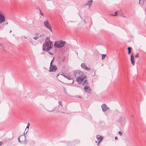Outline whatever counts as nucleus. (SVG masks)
Returning a JSON list of instances; mask_svg holds the SVG:
<instances>
[{
    "instance_id": "f257e3e1",
    "label": "nucleus",
    "mask_w": 146,
    "mask_h": 146,
    "mask_svg": "<svg viewBox=\"0 0 146 146\" xmlns=\"http://www.w3.org/2000/svg\"><path fill=\"white\" fill-rule=\"evenodd\" d=\"M52 42H49L46 41L43 44L42 50L48 52L52 48Z\"/></svg>"
},
{
    "instance_id": "f03ea898",
    "label": "nucleus",
    "mask_w": 146,
    "mask_h": 146,
    "mask_svg": "<svg viewBox=\"0 0 146 146\" xmlns=\"http://www.w3.org/2000/svg\"><path fill=\"white\" fill-rule=\"evenodd\" d=\"M66 42L62 40H60L58 41L55 42L54 45V47L56 48H60L64 47L66 44Z\"/></svg>"
},
{
    "instance_id": "7ed1b4c3",
    "label": "nucleus",
    "mask_w": 146,
    "mask_h": 146,
    "mask_svg": "<svg viewBox=\"0 0 146 146\" xmlns=\"http://www.w3.org/2000/svg\"><path fill=\"white\" fill-rule=\"evenodd\" d=\"M57 70V68L56 66L52 64H50L49 71V72H55Z\"/></svg>"
},
{
    "instance_id": "20e7f679",
    "label": "nucleus",
    "mask_w": 146,
    "mask_h": 146,
    "mask_svg": "<svg viewBox=\"0 0 146 146\" xmlns=\"http://www.w3.org/2000/svg\"><path fill=\"white\" fill-rule=\"evenodd\" d=\"M44 26L47 29H49L52 33V30L50 26L48 20H45L44 22Z\"/></svg>"
},
{
    "instance_id": "39448f33",
    "label": "nucleus",
    "mask_w": 146,
    "mask_h": 146,
    "mask_svg": "<svg viewBox=\"0 0 146 146\" xmlns=\"http://www.w3.org/2000/svg\"><path fill=\"white\" fill-rule=\"evenodd\" d=\"M118 121L121 123L122 125H124L126 122L125 117L123 116L120 117L118 119Z\"/></svg>"
},
{
    "instance_id": "423d86ee",
    "label": "nucleus",
    "mask_w": 146,
    "mask_h": 146,
    "mask_svg": "<svg viewBox=\"0 0 146 146\" xmlns=\"http://www.w3.org/2000/svg\"><path fill=\"white\" fill-rule=\"evenodd\" d=\"M102 110L103 112H104L108 110L109 108L105 104H103L101 106Z\"/></svg>"
},
{
    "instance_id": "0eeeda50",
    "label": "nucleus",
    "mask_w": 146,
    "mask_h": 146,
    "mask_svg": "<svg viewBox=\"0 0 146 146\" xmlns=\"http://www.w3.org/2000/svg\"><path fill=\"white\" fill-rule=\"evenodd\" d=\"M20 138H23V140H24L25 142H26V143H27L26 141L27 140L26 139L25 137V135H23L20 136L18 138V141L19 142V143H22L23 142V140L21 141L20 140Z\"/></svg>"
},
{
    "instance_id": "6e6552de",
    "label": "nucleus",
    "mask_w": 146,
    "mask_h": 146,
    "mask_svg": "<svg viewBox=\"0 0 146 146\" xmlns=\"http://www.w3.org/2000/svg\"><path fill=\"white\" fill-rule=\"evenodd\" d=\"M84 90L86 92L90 93L92 90L90 86H85L84 88Z\"/></svg>"
},
{
    "instance_id": "1a4fd4ad",
    "label": "nucleus",
    "mask_w": 146,
    "mask_h": 146,
    "mask_svg": "<svg viewBox=\"0 0 146 146\" xmlns=\"http://www.w3.org/2000/svg\"><path fill=\"white\" fill-rule=\"evenodd\" d=\"M76 143H74V141H66V145L67 146H72L75 145Z\"/></svg>"
},
{
    "instance_id": "9d476101",
    "label": "nucleus",
    "mask_w": 146,
    "mask_h": 146,
    "mask_svg": "<svg viewBox=\"0 0 146 146\" xmlns=\"http://www.w3.org/2000/svg\"><path fill=\"white\" fill-rule=\"evenodd\" d=\"M84 80V79L82 77V76H79L77 77L76 81L78 82V83L80 82L79 84H80L81 83L83 82Z\"/></svg>"
},
{
    "instance_id": "9b49d317",
    "label": "nucleus",
    "mask_w": 146,
    "mask_h": 146,
    "mask_svg": "<svg viewBox=\"0 0 146 146\" xmlns=\"http://www.w3.org/2000/svg\"><path fill=\"white\" fill-rule=\"evenodd\" d=\"M130 60L132 65H134L135 64V62L134 58V56L133 54V53H132L130 57Z\"/></svg>"
},
{
    "instance_id": "f8f14e48",
    "label": "nucleus",
    "mask_w": 146,
    "mask_h": 146,
    "mask_svg": "<svg viewBox=\"0 0 146 146\" xmlns=\"http://www.w3.org/2000/svg\"><path fill=\"white\" fill-rule=\"evenodd\" d=\"M5 20V18L3 14L0 15V24L4 22Z\"/></svg>"
},
{
    "instance_id": "ddd939ff",
    "label": "nucleus",
    "mask_w": 146,
    "mask_h": 146,
    "mask_svg": "<svg viewBox=\"0 0 146 146\" xmlns=\"http://www.w3.org/2000/svg\"><path fill=\"white\" fill-rule=\"evenodd\" d=\"M93 2V0H89L88 3L86 4V5H88L89 7H90Z\"/></svg>"
},
{
    "instance_id": "4468645a",
    "label": "nucleus",
    "mask_w": 146,
    "mask_h": 146,
    "mask_svg": "<svg viewBox=\"0 0 146 146\" xmlns=\"http://www.w3.org/2000/svg\"><path fill=\"white\" fill-rule=\"evenodd\" d=\"M96 138L97 139V140L99 141H102L103 138L102 136L99 135H98L96 136Z\"/></svg>"
},
{
    "instance_id": "2eb2a0df",
    "label": "nucleus",
    "mask_w": 146,
    "mask_h": 146,
    "mask_svg": "<svg viewBox=\"0 0 146 146\" xmlns=\"http://www.w3.org/2000/svg\"><path fill=\"white\" fill-rule=\"evenodd\" d=\"M82 82V85L85 86L86 85H88L89 84L87 80H85Z\"/></svg>"
},
{
    "instance_id": "dca6fc26",
    "label": "nucleus",
    "mask_w": 146,
    "mask_h": 146,
    "mask_svg": "<svg viewBox=\"0 0 146 146\" xmlns=\"http://www.w3.org/2000/svg\"><path fill=\"white\" fill-rule=\"evenodd\" d=\"M61 75H62V76H64L65 78H67L68 80H71L73 79V78H72L70 76H68L66 75H65L64 73H63L61 74Z\"/></svg>"
},
{
    "instance_id": "f3484780",
    "label": "nucleus",
    "mask_w": 146,
    "mask_h": 146,
    "mask_svg": "<svg viewBox=\"0 0 146 146\" xmlns=\"http://www.w3.org/2000/svg\"><path fill=\"white\" fill-rule=\"evenodd\" d=\"M73 141H74V143H76L75 144V145H76L77 144H78L80 142V140L78 139H76Z\"/></svg>"
},
{
    "instance_id": "a211bd4d",
    "label": "nucleus",
    "mask_w": 146,
    "mask_h": 146,
    "mask_svg": "<svg viewBox=\"0 0 146 146\" xmlns=\"http://www.w3.org/2000/svg\"><path fill=\"white\" fill-rule=\"evenodd\" d=\"M86 65L84 63H82L81 65V66L82 68L84 69L85 67L86 66Z\"/></svg>"
},
{
    "instance_id": "6ab92c4d",
    "label": "nucleus",
    "mask_w": 146,
    "mask_h": 146,
    "mask_svg": "<svg viewBox=\"0 0 146 146\" xmlns=\"http://www.w3.org/2000/svg\"><path fill=\"white\" fill-rule=\"evenodd\" d=\"M132 48L131 47H128L127 48V49L128 50V54H130L131 52V49Z\"/></svg>"
},
{
    "instance_id": "aec40b11",
    "label": "nucleus",
    "mask_w": 146,
    "mask_h": 146,
    "mask_svg": "<svg viewBox=\"0 0 146 146\" xmlns=\"http://www.w3.org/2000/svg\"><path fill=\"white\" fill-rule=\"evenodd\" d=\"M117 11L118 15H121L123 14L121 10H120L119 11Z\"/></svg>"
},
{
    "instance_id": "412c9836",
    "label": "nucleus",
    "mask_w": 146,
    "mask_h": 146,
    "mask_svg": "<svg viewBox=\"0 0 146 146\" xmlns=\"http://www.w3.org/2000/svg\"><path fill=\"white\" fill-rule=\"evenodd\" d=\"M77 74H78L80 76L83 75V72L81 71H80L79 70V72H78Z\"/></svg>"
},
{
    "instance_id": "4be33fe9",
    "label": "nucleus",
    "mask_w": 146,
    "mask_h": 146,
    "mask_svg": "<svg viewBox=\"0 0 146 146\" xmlns=\"http://www.w3.org/2000/svg\"><path fill=\"white\" fill-rule=\"evenodd\" d=\"M48 41V42H51L50 40L49 36H47L46 38L45 39V41Z\"/></svg>"
},
{
    "instance_id": "5701e85b",
    "label": "nucleus",
    "mask_w": 146,
    "mask_h": 146,
    "mask_svg": "<svg viewBox=\"0 0 146 146\" xmlns=\"http://www.w3.org/2000/svg\"><path fill=\"white\" fill-rule=\"evenodd\" d=\"M84 69L86 70L87 71H89L90 70V68H88L87 66H86L85 67V68H84Z\"/></svg>"
},
{
    "instance_id": "b1692460",
    "label": "nucleus",
    "mask_w": 146,
    "mask_h": 146,
    "mask_svg": "<svg viewBox=\"0 0 146 146\" xmlns=\"http://www.w3.org/2000/svg\"><path fill=\"white\" fill-rule=\"evenodd\" d=\"M79 72V70H76V71H75V72H74V75L75 76H77V74H77V72Z\"/></svg>"
},
{
    "instance_id": "393cba45",
    "label": "nucleus",
    "mask_w": 146,
    "mask_h": 146,
    "mask_svg": "<svg viewBox=\"0 0 146 146\" xmlns=\"http://www.w3.org/2000/svg\"><path fill=\"white\" fill-rule=\"evenodd\" d=\"M106 55L105 54H103L102 55V59L103 60L104 59L105 57L106 56Z\"/></svg>"
},
{
    "instance_id": "a878e982",
    "label": "nucleus",
    "mask_w": 146,
    "mask_h": 146,
    "mask_svg": "<svg viewBox=\"0 0 146 146\" xmlns=\"http://www.w3.org/2000/svg\"><path fill=\"white\" fill-rule=\"evenodd\" d=\"M111 15L113 16H117L118 15V11H116L115 12V14L114 15Z\"/></svg>"
},
{
    "instance_id": "bb28decb",
    "label": "nucleus",
    "mask_w": 146,
    "mask_h": 146,
    "mask_svg": "<svg viewBox=\"0 0 146 146\" xmlns=\"http://www.w3.org/2000/svg\"><path fill=\"white\" fill-rule=\"evenodd\" d=\"M38 9H39V11H40V14L42 15V16H43L44 15V14H43V13L42 12V11H41V10L39 8V7H38Z\"/></svg>"
},
{
    "instance_id": "cd10ccee",
    "label": "nucleus",
    "mask_w": 146,
    "mask_h": 146,
    "mask_svg": "<svg viewBox=\"0 0 146 146\" xmlns=\"http://www.w3.org/2000/svg\"><path fill=\"white\" fill-rule=\"evenodd\" d=\"M140 2H141L142 5H143L144 3L145 0H139Z\"/></svg>"
},
{
    "instance_id": "c85d7f7f",
    "label": "nucleus",
    "mask_w": 146,
    "mask_h": 146,
    "mask_svg": "<svg viewBox=\"0 0 146 146\" xmlns=\"http://www.w3.org/2000/svg\"><path fill=\"white\" fill-rule=\"evenodd\" d=\"M54 59H55V58H54V57L52 59V60L50 62V64H53V62L54 60Z\"/></svg>"
},
{
    "instance_id": "c756f323",
    "label": "nucleus",
    "mask_w": 146,
    "mask_h": 146,
    "mask_svg": "<svg viewBox=\"0 0 146 146\" xmlns=\"http://www.w3.org/2000/svg\"><path fill=\"white\" fill-rule=\"evenodd\" d=\"M29 42L31 43L32 44H33V41L32 39L31 38H30L29 40Z\"/></svg>"
},
{
    "instance_id": "7c9ffc66",
    "label": "nucleus",
    "mask_w": 146,
    "mask_h": 146,
    "mask_svg": "<svg viewBox=\"0 0 146 146\" xmlns=\"http://www.w3.org/2000/svg\"><path fill=\"white\" fill-rule=\"evenodd\" d=\"M38 38L39 37L38 36H36L34 37V39L35 40H37Z\"/></svg>"
},
{
    "instance_id": "2f4dec72",
    "label": "nucleus",
    "mask_w": 146,
    "mask_h": 146,
    "mask_svg": "<svg viewBox=\"0 0 146 146\" xmlns=\"http://www.w3.org/2000/svg\"><path fill=\"white\" fill-rule=\"evenodd\" d=\"M118 134L120 136H121L122 135V132L121 131H119L118 132Z\"/></svg>"
},
{
    "instance_id": "473e14b6",
    "label": "nucleus",
    "mask_w": 146,
    "mask_h": 146,
    "mask_svg": "<svg viewBox=\"0 0 146 146\" xmlns=\"http://www.w3.org/2000/svg\"><path fill=\"white\" fill-rule=\"evenodd\" d=\"M81 76H82V77L83 78V79H84L86 78V76L83 75H82Z\"/></svg>"
},
{
    "instance_id": "72a5a7b5",
    "label": "nucleus",
    "mask_w": 146,
    "mask_h": 146,
    "mask_svg": "<svg viewBox=\"0 0 146 146\" xmlns=\"http://www.w3.org/2000/svg\"><path fill=\"white\" fill-rule=\"evenodd\" d=\"M62 102L61 101H59V102H58V104L59 105H61L62 106V105L61 104H62Z\"/></svg>"
},
{
    "instance_id": "f704fd0d",
    "label": "nucleus",
    "mask_w": 146,
    "mask_h": 146,
    "mask_svg": "<svg viewBox=\"0 0 146 146\" xmlns=\"http://www.w3.org/2000/svg\"><path fill=\"white\" fill-rule=\"evenodd\" d=\"M139 56V54L138 53H137L136 54L135 56V57L136 58H137Z\"/></svg>"
},
{
    "instance_id": "c9c22d12",
    "label": "nucleus",
    "mask_w": 146,
    "mask_h": 146,
    "mask_svg": "<svg viewBox=\"0 0 146 146\" xmlns=\"http://www.w3.org/2000/svg\"><path fill=\"white\" fill-rule=\"evenodd\" d=\"M65 58H65V57H64L62 59V62H64V61L65 60Z\"/></svg>"
},
{
    "instance_id": "e433bc0d",
    "label": "nucleus",
    "mask_w": 146,
    "mask_h": 146,
    "mask_svg": "<svg viewBox=\"0 0 146 146\" xmlns=\"http://www.w3.org/2000/svg\"><path fill=\"white\" fill-rule=\"evenodd\" d=\"M28 131V129L27 130V131H26V132L25 133V131L24 132V135H25L26 134L27 132Z\"/></svg>"
},
{
    "instance_id": "4c0bfd02",
    "label": "nucleus",
    "mask_w": 146,
    "mask_h": 146,
    "mask_svg": "<svg viewBox=\"0 0 146 146\" xmlns=\"http://www.w3.org/2000/svg\"><path fill=\"white\" fill-rule=\"evenodd\" d=\"M64 92L66 94H67V92L66 90V89H65V88H64Z\"/></svg>"
},
{
    "instance_id": "58836bf2",
    "label": "nucleus",
    "mask_w": 146,
    "mask_h": 146,
    "mask_svg": "<svg viewBox=\"0 0 146 146\" xmlns=\"http://www.w3.org/2000/svg\"><path fill=\"white\" fill-rule=\"evenodd\" d=\"M48 53L49 54H50L51 55H53V54L51 52H48Z\"/></svg>"
},
{
    "instance_id": "ea45409f",
    "label": "nucleus",
    "mask_w": 146,
    "mask_h": 146,
    "mask_svg": "<svg viewBox=\"0 0 146 146\" xmlns=\"http://www.w3.org/2000/svg\"><path fill=\"white\" fill-rule=\"evenodd\" d=\"M66 141H61L60 142L64 143H66Z\"/></svg>"
},
{
    "instance_id": "a19ab883",
    "label": "nucleus",
    "mask_w": 146,
    "mask_h": 146,
    "mask_svg": "<svg viewBox=\"0 0 146 146\" xmlns=\"http://www.w3.org/2000/svg\"><path fill=\"white\" fill-rule=\"evenodd\" d=\"M101 141H98V143H97V145H99L100 144V142Z\"/></svg>"
},
{
    "instance_id": "79ce46f5",
    "label": "nucleus",
    "mask_w": 146,
    "mask_h": 146,
    "mask_svg": "<svg viewBox=\"0 0 146 146\" xmlns=\"http://www.w3.org/2000/svg\"><path fill=\"white\" fill-rule=\"evenodd\" d=\"M3 143V142H2L0 141V145H2Z\"/></svg>"
},
{
    "instance_id": "37998d69",
    "label": "nucleus",
    "mask_w": 146,
    "mask_h": 146,
    "mask_svg": "<svg viewBox=\"0 0 146 146\" xmlns=\"http://www.w3.org/2000/svg\"><path fill=\"white\" fill-rule=\"evenodd\" d=\"M27 128H28V129H29V126H27V127H26V128L25 129V130H26V129H27Z\"/></svg>"
},
{
    "instance_id": "c03bdc74",
    "label": "nucleus",
    "mask_w": 146,
    "mask_h": 146,
    "mask_svg": "<svg viewBox=\"0 0 146 146\" xmlns=\"http://www.w3.org/2000/svg\"><path fill=\"white\" fill-rule=\"evenodd\" d=\"M115 140H117L118 139V138L117 137H115Z\"/></svg>"
},
{
    "instance_id": "a18cd8bd",
    "label": "nucleus",
    "mask_w": 146,
    "mask_h": 146,
    "mask_svg": "<svg viewBox=\"0 0 146 146\" xmlns=\"http://www.w3.org/2000/svg\"><path fill=\"white\" fill-rule=\"evenodd\" d=\"M30 123H27V126H29V125H30Z\"/></svg>"
},
{
    "instance_id": "49530a36",
    "label": "nucleus",
    "mask_w": 146,
    "mask_h": 146,
    "mask_svg": "<svg viewBox=\"0 0 146 146\" xmlns=\"http://www.w3.org/2000/svg\"><path fill=\"white\" fill-rule=\"evenodd\" d=\"M38 34L39 33H36V34H35V35H38Z\"/></svg>"
},
{
    "instance_id": "de8ad7c7",
    "label": "nucleus",
    "mask_w": 146,
    "mask_h": 146,
    "mask_svg": "<svg viewBox=\"0 0 146 146\" xmlns=\"http://www.w3.org/2000/svg\"><path fill=\"white\" fill-rule=\"evenodd\" d=\"M83 20L84 21V23H86V21H85V20L84 19H83Z\"/></svg>"
},
{
    "instance_id": "09e8293b",
    "label": "nucleus",
    "mask_w": 146,
    "mask_h": 146,
    "mask_svg": "<svg viewBox=\"0 0 146 146\" xmlns=\"http://www.w3.org/2000/svg\"><path fill=\"white\" fill-rule=\"evenodd\" d=\"M78 98H81V96H78Z\"/></svg>"
},
{
    "instance_id": "8fccbe9b",
    "label": "nucleus",
    "mask_w": 146,
    "mask_h": 146,
    "mask_svg": "<svg viewBox=\"0 0 146 146\" xmlns=\"http://www.w3.org/2000/svg\"><path fill=\"white\" fill-rule=\"evenodd\" d=\"M49 112H52V111H53V110H51V111H48Z\"/></svg>"
},
{
    "instance_id": "3c124183",
    "label": "nucleus",
    "mask_w": 146,
    "mask_h": 146,
    "mask_svg": "<svg viewBox=\"0 0 146 146\" xmlns=\"http://www.w3.org/2000/svg\"><path fill=\"white\" fill-rule=\"evenodd\" d=\"M59 75V74H58L57 75V76L56 78H57V77Z\"/></svg>"
},
{
    "instance_id": "603ef678",
    "label": "nucleus",
    "mask_w": 146,
    "mask_h": 146,
    "mask_svg": "<svg viewBox=\"0 0 146 146\" xmlns=\"http://www.w3.org/2000/svg\"><path fill=\"white\" fill-rule=\"evenodd\" d=\"M42 36L41 35H40L38 37H40Z\"/></svg>"
},
{
    "instance_id": "864d4df0",
    "label": "nucleus",
    "mask_w": 146,
    "mask_h": 146,
    "mask_svg": "<svg viewBox=\"0 0 146 146\" xmlns=\"http://www.w3.org/2000/svg\"><path fill=\"white\" fill-rule=\"evenodd\" d=\"M21 138V139L22 140H23V141H24V140H23V138Z\"/></svg>"
},
{
    "instance_id": "5fc2aeb1",
    "label": "nucleus",
    "mask_w": 146,
    "mask_h": 146,
    "mask_svg": "<svg viewBox=\"0 0 146 146\" xmlns=\"http://www.w3.org/2000/svg\"><path fill=\"white\" fill-rule=\"evenodd\" d=\"M74 82V80H73V81H72V83H70V84H72V83H73V82Z\"/></svg>"
},
{
    "instance_id": "6e6d98bb",
    "label": "nucleus",
    "mask_w": 146,
    "mask_h": 146,
    "mask_svg": "<svg viewBox=\"0 0 146 146\" xmlns=\"http://www.w3.org/2000/svg\"><path fill=\"white\" fill-rule=\"evenodd\" d=\"M24 37L25 38H27V37H26L24 36Z\"/></svg>"
},
{
    "instance_id": "4d7b16f0",
    "label": "nucleus",
    "mask_w": 146,
    "mask_h": 146,
    "mask_svg": "<svg viewBox=\"0 0 146 146\" xmlns=\"http://www.w3.org/2000/svg\"><path fill=\"white\" fill-rule=\"evenodd\" d=\"M140 2H140V1L139 0V4H140Z\"/></svg>"
},
{
    "instance_id": "13d9d810",
    "label": "nucleus",
    "mask_w": 146,
    "mask_h": 146,
    "mask_svg": "<svg viewBox=\"0 0 146 146\" xmlns=\"http://www.w3.org/2000/svg\"><path fill=\"white\" fill-rule=\"evenodd\" d=\"M11 32H12V31H11H11H10L9 33H11Z\"/></svg>"
},
{
    "instance_id": "bf43d9fd",
    "label": "nucleus",
    "mask_w": 146,
    "mask_h": 146,
    "mask_svg": "<svg viewBox=\"0 0 146 146\" xmlns=\"http://www.w3.org/2000/svg\"><path fill=\"white\" fill-rule=\"evenodd\" d=\"M123 17H125V16H124V15H123Z\"/></svg>"
},
{
    "instance_id": "052dcab7",
    "label": "nucleus",
    "mask_w": 146,
    "mask_h": 146,
    "mask_svg": "<svg viewBox=\"0 0 146 146\" xmlns=\"http://www.w3.org/2000/svg\"><path fill=\"white\" fill-rule=\"evenodd\" d=\"M13 138H12V139H10V140L11 141V140Z\"/></svg>"
},
{
    "instance_id": "680f3d73",
    "label": "nucleus",
    "mask_w": 146,
    "mask_h": 146,
    "mask_svg": "<svg viewBox=\"0 0 146 146\" xmlns=\"http://www.w3.org/2000/svg\"><path fill=\"white\" fill-rule=\"evenodd\" d=\"M8 24V23H6V24L7 25V24Z\"/></svg>"
},
{
    "instance_id": "e2e57ef3",
    "label": "nucleus",
    "mask_w": 146,
    "mask_h": 146,
    "mask_svg": "<svg viewBox=\"0 0 146 146\" xmlns=\"http://www.w3.org/2000/svg\"><path fill=\"white\" fill-rule=\"evenodd\" d=\"M102 123H103L104 124V122H102Z\"/></svg>"
},
{
    "instance_id": "0e129e2a",
    "label": "nucleus",
    "mask_w": 146,
    "mask_h": 146,
    "mask_svg": "<svg viewBox=\"0 0 146 146\" xmlns=\"http://www.w3.org/2000/svg\"><path fill=\"white\" fill-rule=\"evenodd\" d=\"M2 15V14L0 13V15Z\"/></svg>"
},
{
    "instance_id": "69168bd1",
    "label": "nucleus",
    "mask_w": 146,
    "mask_h": 146,
    "mask_svg": "<svg viewBox=\"0 0 146 146\" xmlns=\"http://www.w3.org/2000/svg\"><path fill=\"white\" fill-rule=\"evenodd\" d=\"M132 116L133 117V115H132Z\"/></svg>"
},
{
    "instance_id": "338daca9",
    "label": "nucleus",
    "mask_w": 146,
    "mask_h": 146,
    "mask_svg": "<svg viewBox=\"0 0 146 146\" xmlns=\"http://www.w3.org/2000/svg\"><path fill=\"white\" fill-rule=\"evenodd\" d=\"M97 141H96V143H97Z\"/></svg>"
}]
</instances>
